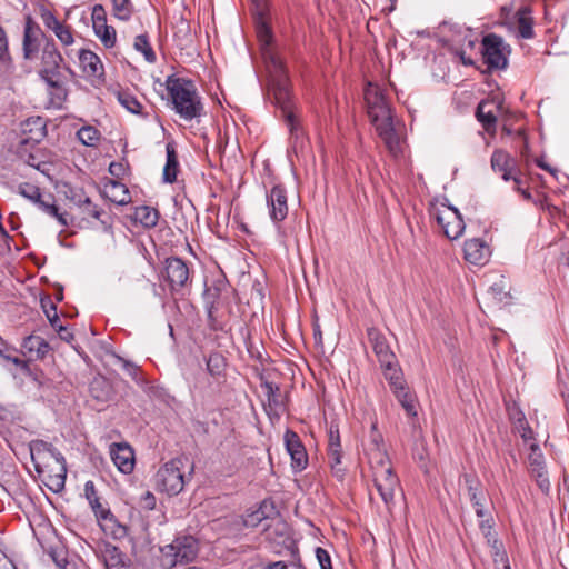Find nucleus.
<instances>
[{
    "label": "nucleus",
    "instance_id": "obj_8",
    "mask_svg": "<svg viewBox=\"0 0 569 569\" xmlns=\"http://www.w3.org/2000/svg\"><path fill=\"white\" fill-rule=\"evenodd\" d=\"M481 46L483 62L487 64L488 69L503 70L507 68V56L510 50L509 46L505 43L500 36L496 33L485 36Z\"/></svg>",
    "mask_w": 569,
    "mask_h": 569
},
{
    "label": "nucleus",
    "instance_id": "obj_46",
    "mask_svg": "<svg viewBox=\"0 0 569 569\" xmlns=\"http://www.w3.org/2000/svg\"><path fill=\"white\" fill-rule=\"evenodd\" d=\"M18 193L34 204L43 196L39 187L28 182H23L18 186Z\"/></svg>",
    "mask_w": 569,
    "mask_h": 569
},
{
    "label": "nucleus",
    "instance_id": "obj_61",
    "mask_svg": "<svg viewBox=\"0 0 569 569\" xmlns=\"http://www.w3.org/2000/svg\"><path fill=\"white\" fill-rule=\"evenodd\" d=\"M56 331L58 332L59 337L67 342H70L73 339V333L63 325H59Z\"/></svg>",
    "mask_w": 569,
    "mask_h": 569
},
{
    "label": "nucleus",
    "instance_id": "obj_11",
    "mask_svg": "<svg viewBox=\"0 0 569 569\" xmlns=\"http://www.w3.org/2000/svg\"><path fill=\"white\" fill-rule=\"evenodd\" d=\"M163 264L161 274L172 292H179L191 283L189 267L181 258L169 257Z\"/></svg>",
    "mask_w": 569,
    "mask_h": 569
},
{
    "label": "nucleus",
    "instance_id": "obj_4",
    "mask_svg": "<svg viewBox=\"0 0 569 569\" xmlns=\"http://www.w3.org/2000/svg\"><path fill=\"white\" fill-rule=\"evenodd\" d=\"M164 86L172 110L181 119L192 121L203 114V103L192 80L170 74L167 77Z\"/></svg>",
    "mask_w": 569,
    "mask_h": 569
},
{
    "label": "nucleus",
    "instance_id": "obj_27",
    "mask_svg": "<svg viewBox=\"0 0 569 569\" xmlns=\"http://www.w3.org/2000/svg\"><path fill=\"white\" fill-rule=\"evenodd\" d=\"M99 558L102 560L106 569L124 568V555L118 547L109 542H104L102 546H100Z\"/></svg>",
    "mask_w": 569,
    "mask_h": 569
},
{
    "label": "nucleus",
    "instance_id": "obj_16",
    "mask_svg": "<svg viewBox=\"0 0 569 569\" xmlns=\"http://www.w3.org/2000/svg\"><path fill=\"white\" fill-rule=\"evenodd\" d=\"M91 19L94 34L106 48H113L117 42L116 29L107 23V13L102 4L93 6Z\"/></svg>",
    "mask_w": 569,
    "mask_h": 569
},
{
    "label": "nucleus",
    "instance_id": "obj_62",
    "mask_svg": "<svg viewBox=\"0 0 569 569\" xmlns=\"http://www.w3.org/2000/svg\"><path fill=\"white\" fill-rule=\"evenodd\" d=\"M0 569H17L13 561L6 555H0Z\"/></svg>",
    "mask_w": 569,
    "mask_h": 569
},
{
    "label": "nucleus",
    "instance_id": "obj_50",
    "mask_svg": "<svg viewBox=\"0 0 569 569\" xmlns=\"http://www.w3.org/2000/svg\"><path fill=\"white\" fill-rule=\"evenodd\" d=\"M507 413L512 425L521 422L526 418L523 411L516 401L506 403Z\"/></svg>",
    "mask_w": 569,
    "mask_h": 569
},
{
    "label": "nucleus",
    "instance_id": "obj_44",
    "mask_svg": "<svg viewBox=\"0 0 569 569\" xmlns=\"http://www.w3.org/2000/svg\"><path fill=\"white\" fill-rule=\"evenodd\" d=\"M113 16L122 21H128L133 13L131 0H111Z\"/></svg>",
    "mask_w": 569,
    "mask_h": 569
},
{
    "label": "nucleus",
    "instance_id": "obj_23",
    "mask_svg": "<svg viewBox=\"0 0 569 569\" xmlns=\"http://www.w3.org/2000/svg\"><path fill=\"white\" fill-rule=\"evenodd\" d=\"M465 259L471 264L482 266L490 257V249L481 239H469L463 246Z\"/></svg>",
    "mask_w": 569,
    "mask_h": 569
},
{
    "label": "nucleus",
    "instance_id": "obj_37",
    "mask_svg": "<svg viewBox=\"0 0 569 569\" xmlns=\"http://www.w3.org/2000/svg\"><path fill=\"white\" fill-rule=\"evenodd\" d=\"M78 209L80 210V213L82 214V220H89L90 218L100 220L103 224L106 223L103 220H101V216L104 214V211L99 209L89 197L86 194H78Z\"/></svg>",
    "mask_w": 569,
    "mask_h": 569
},
{
    "label": "nucleus",
    "instance_id": "obj_7",
    "mask_svg": "<svg viewBox=\"0 0 569 569\" xmlns=\"http://www.w3.org/2000/svg\"><path fill=\"white\" fill-rule=\"evenodd\" d=\"M183 459L174 458L166 462L156 473L157 489L169 496H176L183 490L184 476L182 468Z\"/></svg>",
    "mask_w": 569,
    "mask_h": 569
},
{
    "label": "nucleus",
    "instance_id": "obj_20",
    "mask_svg": "<svg viewBox=\"0 0 569 569\" xmlns=\"http://www.w3.org/2000/svg\"><path fill=\"white\" fill-rule=\"evenodd\" d=\"M367 337L380 366L390 365L392 361L397 360V357L391 351L385 335L379 329L375 327L368 328Z\"/></svg>",
    "mask_w": 569,
    "mask_h": 569
},
{
    "label": "nucleus",
    "instance_id": "obj_55",
    "mask_svg": "<svg viewBox=\"0 0 569 569\" xmlns=\"http://www.w3.org/2000/svg\"><path fill=\"white\" fill-rule=\"evenodd\" d=\"M316 558L321 569H332L331 558L327 550L321 547L316 549Z\"/></svg>",
    "mask_w": 569,
    "mask_h": 569
},
{
    "label": "nucleus",
    "instance_id": "obj_35",
    "mask_svg": "<svg viewBox=\"0 0 569 569\" xmlns=\"http://www.w3.org/2000/svg\"><path fill=\"white\" fill-rule=\"evenodd\" d=\"M167 152V161L163 168L162 178L167 183H173L177 180V174L179 171V162L178 154L176 149L168 143L166 147Z\"/></svg>",
    "mask_w": 569,
    "mask_h": 569
},
{
    "label": "nucleus",
    "instance_id": "obj_38",
    "mask_svg": "<svg viewBox=\"0 0 569 569\" xmlns=\"http://www.w3.org/2000/svg\"><path fill=\"white\" fill-rule=\"evenodd\" d=\"M22 348L37 358H43L49 351V343L39 336H29L23 339Z\"/></svg>",
    "mask_w": 569,
    "mask_h": 569
},
{
    "label": "nucleus",
    "instance_id": "obj_1",
    "mask_svg": "<svg viewBox=\"0 0 569 569\" xmlns=\"http://www.w3.org/2000/svg\"><path fill=\"white\" fill-rule=\"evenodd\" d=\"M270 59L273 63V69H271L273 72V82H271V87H269V94L272 99V103L280 110L281 117L289 130L291 149L298 154L305 150L307 138L300 120L293 112L290 79L289 76L284 73L279 60L273 57Z\"/></svg>",
    "mask_w": 569,
    "mask_h": 569
},
{
    "label": "nucleus",
    "instance_id": "obj_18",
    "mask_svg": "<svg viewBox=\"0 0 569 569\" xmlns=\"http://www.w3.org/2000/svg\"><path fill=\"white\" fill-rule=\"evenodd\" d=\"M43 32L39 24L31 18L27 17L23 28L22 51L26 60L37 58L40 49V39Z\"/></svg>",
    "mask_w": 569,
    "mask_h": 569
},
{
    "label": "nucleus",
    "instance_id": "obj_32",
    "mask_svg": "<svg viewBox=\"0 0 569 569\" xmlns=\"http://www.w3.org/2000/svg\"><path fill=\"white\" fill-rule=\"evenodd\" d=\"M22 131L23 133L29 134L23 142H28L29 140L40 142L47 134L44 121L40 117L27 119L22 123Z\"/></svg>",
    "mask_w": 569,
    "mask_h": 569
},
{
    "label": "nucleus",
    "instance_id": "obj_53",
    "mask_svg": "<svg viewBox=\"0 0 569 569\" xmlns=\"http://www.w3.org/2000/svg\"><path fill=\"white\" fill-rule=\"evenodd\" d=\"M513 427L525 441L533 439V431L526 418L521 422H516Z\"/></svg>",
    "mask_w": 569,
    "mask_h": 569
},
{
    "label": "nucleus",
    "instance_id": "obj_5",
    "mask_svg": "<svg viewBox=\"0 0 569 569\" xmlns=\"http://www.w3.org/2000/svg\"><path fill=\"white\" fill-rule=\"evenodd\" d=\"M208 327L212 331H227L232 307L228 290L217 286L209 287L204 291Z\"/></svg>",
    "mask_w": 569,
    "mask_h": 569
},
{
    "label": "nucleus",
    "instance_id": "obj_39",
    "mask_svg": "<svg viewBox=\"0 0 569 569\" xmlns=\"http://www.w3.org/2000/svg\"><path fill=\"white\" fill-rule=\"evenodd\" d=\"M531 10L528 7H522L517 12L518 32L523 39H531L535 36L533 21L530 17Z\"/></svg>",
    "mask_w": 569,
    "mask_h": 569
},
{
    "label": "nucleus",
    "instance_id": "obj_9",
    "mask_svg": "<svg viewBox=\"0 0 569 569\" xmlns=\"http://www.w3.org/2000/svg\"><path fill=\"white\" fill-rule=\"evenodd\" d=\"M62 61L63 58L58 51L56 43L52 40L47 41L42 50L39 74L52 89L61 88L60 66Z\"/></svg>",
    "mask_w": 569,
    "mask_h": 569
},
{
    "label": "nucleus",
    "instance_id": "obj_22",
    "mask_svg": "<svg viewBox=\"0 0 569 569\" xmlns=\"http://www.w3.org/2000/svg\"><path fill=\"white\" fill-rule=\"evenodd\" d=\"M491 168L499 173L505 181H510L513 172L518 169L517 161L507 151L496 149L490 159Z\"/></svg>",
    "mask_w": 569,
    "mask_h": 569
},
{
    "label": "nucleus",
    "instance_id": "obj_17",
    "mask_svg": "<svg viewBox=\"0 0 569 569\" xmlns=\"http://www.w3.org/2000/svg\"><path fill=\"white\" fill-rule=\"evenodd\" d=\"M284 446L291 458V468L295 472L305 470L308 466L306 448L297 432L287 430L283 437Z\"/></svg>",
    "mask_w": 569,
    "mask_h": 569
},
{
    "label": "nucleus",
    "instance_id": "obj_54",
    "mask_svg": "<svg viewBox=\"0 0 569 569\" xmlns=\"http://www.w3.org/2000/svg\"><path fill=\"white\" fill-rule=\"evenodd\" d=\"M531 477L536 480L537 486L539 487V489L545 495H548L549 491H550V481H549V478L547 476V471L545 470V471H541V472L533 473V475H531Z\"/></svg>",
    "mask_w": 569,
    "mask_h": 569
},
{
    "label": "nucleus",
    "instance_id": "obj_33",
    "mask_svg": "<svg viewBox=\"0 0 569 569\" xmlns=\"http://www.w3.org/2000/svg\"><path fill=\"white\" fill-rule=\"evenodd\" d=\"M89 392L99 402H107L112 398V387L102 376L94 377L89 386Z\"/></svg>",
    "mask_w": 569,
    "mask_h": 569
},
{
    "label": "nucleus",
    "instance_id": "obj_24",
    "mask_svg": "<svg viewBox=\"0 0 569 569\" xmlns=\"http://www.w3.org/2000/svg\"><path fill=\"white\" fill-rule=\"evenodd\" d=\"M203 358L206 361V370L213 381L217 383L224 382L227 378L228 360L223 353L214 350Z\"/></svg>",
    "mask_w": 569,
    "mask_h": 569
},
{
    "label": "nucleus",
    "instance_id": "obj_41",
    "mask_svg": "<svg viewBox=\"0 0 569 569\" xmlns=\"http://www.w3.org/2000/svg\"><path fill=\"white\" fill-rule=\"evenodd\" d=\"M117 100L129 112L133 114H142V104L129 90H119L117 92Z\"/></svg>",
    "mask_w": 569,
    "mask_h": 569
},
{
    "label": "nucleus",
    "instance_id": "obj_26",
    "mask_svg": "<svg viewBox=\"0 0 569 569\" xmlns=\"http://www.w3.org/2000/svg\"><path fill=\"white\" fill-rule=\"evenodd\" d=\"M84 496H86V499L88 500L92 511L94 512V516L98 519L112 520L114 518V516L112 515L110 509L106 508L100 502V498L98 496V491L96 489L93 481L88 480L84 483Z\"/></svg>",
    "mask_w": 569,
    "mask_h": 569
},
{
    "label": "nucleus",
    "instance_id": "obj_10",
    "mask_svg": "<svg viewBox=\"0 0 569 569\" xmlns=\"http://www.w3.org/2000/svg\"><path fill=\"white\" fill-rule=\"evenodd\" d=\"M373 482L385 505L390 508L393 503L395 492L399 488V479L393 473L390 461L373 463Z\"/></svg>",
    "mask_w": 569,
    "mask_h": 569
},
{
    "label": "nucleus",
    "instance_id": "obj_51",
    "mask_svg": "<svg viewBox=\"0 0 569 569\" xmlns=\"http://www.w3.org/2000/svg\"><path fill=\"white\" fill-rule=\"evenodd\" d=\"M47 302L49 303L50 308L47 309V303L43 300H42V308L47 315V318H48L51 327L56 330L59 327V325H62V323H61L59 316L57 315L56 306L52 303V301L50 299H48Z\"/></svg>",
    "mask_w": 569,
    "mask_h": 569
},
{
    "label": "nucleus",
    "instance_id": "obj_14",
    "mask_svg": "<svg viewBox=\"0 0 569 569\" xmlns=\"http://www.w3.org/2000/svg\"><path fill=\"white\" fill-rule=\"evenodd\" d=\"M269 217L273 223L282 222L288 216V196L282 184L273 186L266 194Z\"/></svg>",
    "mask_w": 569,
    "mask_h": 569
},
{
    "label": "nucleus",
    "instance_id": "obj_15",
    "mask_svg": "<svg viewBox=\"0 0 569 569\" xmlns=\"http://www.w3.org/2000/svg\"><path fill=\"white\" fill-rule=\"evenodd\" d=\"M328 463L331 468L332 475L342 480L346 473V468L342 466V449L340 442V435L338 426L330 425L328 431Z\"/></svg>",
    "mask_w": 569,
    "mask_h": 569
},
{
    "label": "nucleus",
    "instance_id": "obj_40",
    "mask_svg": "<svg viewBox=\"0 0 569 569\" xmlns=\"http://www.w3.org/2000/svg\"><path fill=\"white\" fill-rule=\"evenodd\" d=\"M393 395L401 405V407L403 408V410L406 411V415L408 417H417L418 400L415 392L410 389V387L407 390Z\"/></svg>",
    "mask_w": 569,
    "mask_h": 569
},
{
    "label": "nucleus",
    "instance_id": "obj_3",
    "mask_svg": "<svg viewBox=\"0 0 569 569\" xmlns=\"http://www.w3.org/2000/svg\"><path fill=\"white\" fill-rule=\"evenodd\" d=\"M365 100L368 117L378 136L390 153L398 154L400 152V139L393 128L391 108L386 97L377 87L369 84L365 90Z\"/></svg>",
    "mask_w": 569,
    "mask_h": 569
},
{
    "label": "nucleus",
    "instance_id": "obj_19",
    "mask_svg": "<svg viewBox=\"0 0 569 569\" xmlns=\"http://www.w3.org/2000/svg\"><path fill=\"white\" fill-rule=\"evenodd\" d=\"M40 17L44 27L54 33L62 46L67 47L74 42L72 28L60 21L51 10L42 9Z\"/></svg>",
    "mask_w": 569,
    "mask_h": 569
},
{
    "label": "nucleus",
    "instance_id": "obj_25",
    "mask_svg": "<svg viewBox=\"0 0 569 569\" xmlns=\"http://www.w3.org/2000/svg\"><path fill=\"white\" fill-rule=\"evenodd\" d=\"M79 63L87 78L101 79L104 74L100 58L91 50L81 49L78 53Z\"/></svg>",
    "mask_w": 569,
    "mask_h": 569
},
{
    "label": "nucleus",
    "instance_id": "obj_60",
    "mask_svg": "<svg viewBox=\"0 0 569 569\" xmlns=\"http://www.w3.org/2000/svg\"><path fill=\"white\" fill-rule=\"evenodd\" d=\"M119 359H120V361L122 362L123 369H124V370H126V371H127V372H128V373H129L133 379H136V378H137V373H138V371H139V368H138L134 363H132V362H130V361H128V360H124V359H122V358H119Z\"/></svg>",
    "mask_w": 569,
    "mask_h": 569
},
{
    "label": "nucleus",
    "instance_id": "obj_30",
    "mask_svg": "<svg viewBox=\"0 0 569 569\" xmlns=\"http://www.w3.org/2000/svg\"><path fill=\"white\" fill-rule=\"evenodd\" d=\"M262 389L266 391L267 401H268V413L274 412L279 415L286 410L284 399L281 395L279 386L273 382L266 381L261 385Z\"/></svg>",
    "mask_w": 569,
    "mask_h": 569
},
{
    "label": "nucleus",
    "instance_id": "obj_31",
    "mask_svg": "<svg viewBox=\"0 0 569 569\" xmlns=\"http://www.w3.org/2000/svg\"><path fill=\"white\" fill-rule=\"evenodd\" d=\"M491 104L486 100L480 101L476 109V118L488 133L493 134L497 128V116L491 109H487Z\"/></svg>",
    "mask_w": 569,
    "mask_h": 569
},
{
    "label": "nucleus",
    "instance_id": "obj_28",
    "mask_svg": "<svg viewBox=\"0 0 569 569\" xmlns=\"http://www.w3.org/2000/svg\"><path fill=\"white\" fill-rule=\"evenodd\" d=\"M370 443L371 448L368 452L370 465L373 466V463L388 462L389 458L383 448V438L378 431L376 422L371 426Z\"/></svg>",
    "mask_w": 569,
    "mask_h": 569
},
{
    "label": "nucleus",
    "instance_id": "obj_2",
    "mask_svg": "<svg viewBox=\"0 0 569 569\" xmlns=\"http://www.w3.org/2000/svg\"><path fill=\"white\" fill-rule=\"evenodd\" d=\"M31 460L36 471L43 475V483L54 493L64 489L67 477V465L62 453L43 440L30 442Z\"/></svg>",
    "mask_w": 569,
    "mask_h": 569
},
{
    "label": "nucleus",
    "instance_id": "obj_57",
    "mask_svg": "<svg viewBox=\"0 0 569 569\" xmlns=\"http://www.w3.org/2000/svg\"><path fill=\"white\" fill-rule=\"evenodd\" d=\"M140 505L146 510H153L156 508V497L152 492L147 491L140 498Z\"/></svg>",
    "mask_w": 569,
    "mask_h": 569
},
{
    "label": "nucleus",
    "instance_id": "obj_13",
    "mask_svg": "<svg viewBox=\"0 0 569 569\" xmlns=\"http://www.w3.org/2000/svg\"><path fill=\"white\" fill-rule=\"evenodd\" d=\"M435 218L448 239L456 240L463 233L466 226L457 208L447 206L443 209H438Z\"/></svg>",
    "mask_w": 569,
    "mask_h": 569
},
{
    "label": "nucleus",
    "instance_id": "obj_29",
    "mask_svg": "<svg viewBox=\"0 0 569 569\" xmlns=\"http://www.w3.org/2000/svg\"><path fill=\"white\" fill-rule=\"evenodd\" d=\"M462 478L472 507H481V503L486 502V495L478 476L476 473H465Z\"/></svg>",
    "mask_w": 569,
    "mask_h": 569
},
{
    "label": "nucleus",
    "instance_id": "obj_58",
    "mask_svg": "<svg viewBox=\"0 0 569 569\" xmlns=\"http://www.w3.org/2000/svg\"><path fill=\"white\" fill-rule=\"evenodd\" d=\"M126 166L122 162H111L109 166V172L111 176L121 178L126 173Z\"/></svg>",
    "mask_w": 569,
    "mask_h": 569
},
{
    "label": "nucleus",
    "instance_id": "obj_48",
    "mask_svg": "<svg viewBox=\"0 0 569 569\" xmlns=\"http://www.w3.org/2000/svg\"><path fill=\"white\" fill-rule=\"evenodd\" d=\"M388 385L390 386L393 381L399 380L403 372L399 367L398 360L392 361L390 365L380 366Z\"/></svg>",
    "mask_w": 569,
    "mask_h": 569
},
{
    "label": "nucleus",
    "instance_id": "obj_64",
    "mask_svg": "<svg viewBox=\"0 0 569 569\" xmlns=\"http://www.w3.org/2000/svg\"><path fill=\"white\" fill-rule=\"evenodd\" d=\"M496 566L498 568H499V566H501L500 569H511L507 552H500L498 555V565H496Z\"/></svg>",
    "mask_w": 569,
    "mask_h": 569
},
{
    "label": "nucleus",
    "instance_id": "obj_36",
    "mask_svg": "<svg viewBox=\"0 0 569 569\" xmlns=\"http://www.w3.org/2000/svg\"><path fill=\"white\" fill-rule=\"evenodd\" d=\"M159 211L149 206H140L134 209L133 220L144 228H153L159 221Z\"/></svg>",
    "mask_w": 569,
    "mask_h": 569
},
{
    "label": "nucleus",
    "instance_id": "obj_6",
    "mask_svg": "<svg viewBox=\"0 0 569 569\" xmlns=\"http://www.w3.org/2000/svg\"><path fill=\"white\" fill-rule=\"evenodd\" d=\"M199 553V541L191 535L177 536L173 541L161 548V565L173 568L193 561Z\"/></svg>",
    "mask_w": 569,
    "mask_h": 569
},
{
    "label": "nucleus",
    "instance_id": "obj_34",
    "mask_svg": "<svg viewBox=\"0 0 569 569\" xmlns=\"http://www.w3.org/2000/svg\"><path fill=\"white\" fill-rule=\"evenodd\" d=\"M36 204L41 211L50 217L56 218L61 227L69 226V221L67 219L68 214L66 212H59V208L54 204V197L51 193L42 196Z\"/></svg>",
    "mask_w": 569,
    "mask_h": 569
},
{
    "label": "nucleus",
    "instance_id": "obj_21",
    "mask_svg": "<svg viewBox=\"0 0 569 569\" xmlns=\"http://www.w3.org/2000/svg\"><path fill=\"white\" fill-rule=\"evenodd\" d=\"M110 456L120 472L128 475L133 471L134 452L128 443H111Z\"/></svg>",
    "mask_w": 569,
    "mask_h": 569
},
{
    "label": "nucleus",
    "instance_id": "obj_56",
    "mask_svg": "<svg viewBox=\"0 0 569 569\" xmlns=\"http://www.w3.org/2000/svg\"><path fill=\"white\" fill-rule=\"evenodd\" d=\"M487 543L491 548V556H492L495 565H498V555L500 552H506L505 549H503L502 543L499 541V539L497 537L492 538L489 541H487Z\"/></svg>",
    "mask_w": 569,
    "mask_h": 569
},
{
    "label": "nucleus",
    "instance_id": "obj_45",
    "mask_svg": "<svg viewBox=\"0 0 569 569\" xmlns=\"http://www.w3.org/2000/svg\"><path fill=\"white\" fill-rule=\"evenodd\" d=\"M532 452L529 455V471L530 475L546 470L543 456L537 445H531Z\"/></svg>",
    "mask_w": 569,
    "mask_h": 569
},
{
    "label": "nucleus",
    "instance_id": "obj_43",
    "mask_svg": "<svg viewBox=\"0 0 569 569\" xmlns=\"http://www.w3.org/2000/svg\"><path fill=\"white\" fill-rule=\"evenodd\" d=\"M133 48L136 51L141 52L149 63H154L157 60L156 52L150 44L149 36L147 33L139 34L134 38Z\"/></svg>",
    "mask_w": 569,
    "mask_h": 569
},
{
    "label": "nucleus",
    "instance_id": "obj_12",
    "mask_svg": "<svg viewBox=\"0 0 569 569\" xmlns=\"http://www.w3.org/2000/svg\"><path fill=\"white\" fill-rule=\"evenodd\" d=\"M256 31H257V37L261 44L262 56H263V59H264V62H266V66H267L268 72H269V78H270L269 87H271V82H273V74H272L273 72L271 70V69H273V63L270 58L273 57L277 60H279L284 73L287 76H288V70L286 68L283 59L270 46L271 39H272V32L261 12L259 13L258 18L256 19Z\"/></svg>",
    "mask_w": 569,
    "mask_h": 569
},
{
    "label": "nucleus",
    "instance_id": "obj_49",
    "mask_svg": "<svg viewBox=\"0 0 569 569\" xmlns=\"http://www.w3.org/2000/svg\"><path fill=\"white\" fill-rule=\"evenodd\" d=\"M110 188H111V190L117 191V194H114L110 198L111 201H113L118 204H126L130 201L129 191L124 184H122L118 181H111Z\"/></svg>",
    "mask_w": 569,
    "mask_h": 569
},
{
    "label": "nucleus",
    "instance_id": "obj_52",
    "mask_svg": "<svg viewBox=\"0 0 569 569\" xmlns=\"http://www.w3.org/2000/svg\"><path fill=\"white\" fill-rule=\"evenodd\" d=\"M493 518L491 516H488L486 519H482L479 522V529L482 532L483 537L487 541L491 540L492 538H496V533L492 532L493 529Z\"/></svg>",
    "mask_w": 569,
    "mask_h": 569
},
{
    "label": "nucleus",
    "instance_id": "obj_63",
    "mask_svg": "<svg viewBox=\"0 0 569 569\" xmlns=\"http://www.w3.org/2000/svg\"><path fill=\"white\" fill-rule=\"evenodd\" d=\"M266 569H297L295 563H287L284 561H277L268 565Z\"/></svg>",
    "mask_w": 569,
    "mask_h": 569
},
{
    "label": "nucleus",
    "instance_id": "obj_42",
    "mask_svg": "<svg viewBox=\"0 0 569 569\" xmlns=\"http://www.w3.org/2000/svg\"><path fill=\"white\" fill-rule=\"evenodd\" d=\"M77 138L83 146L98 147L101 140V133L93 126H83L77 131Z\"/></svg>",
    "mask_w": 569,
    "mask_h": 569
},
{
    "label": "nucleus",
    "instance_id": "obj_59",
    "mask_svg": "<svg viewBox=\"0 0 569 569\" xmlns=\"http://www.w3.org/2000/svg\"><path fill=\"white\" fill-rule=\"evenodd\" d=\"M389 387H390L392 393H399L409 388L403 376L399 380L393 381Z\"/></svg>",
    "mask_w": 569,
    "mask_h": 569
},
{
    "label": "nucleus",
    "instance_id": "obj_47",
    "mask_svg": "<svg viewBox=\"0 0 569 569\" xmlns=\"http://www.w3.org/2000/svg\"><path fill=\"white\" fill-rule=\"evenodd\" d=\"M489 293L492 296V298L501 303H508L510 300V293L506 290L505 281L500 280L498 282H495L489 288Z\"/></svg>",
    "mask_w": 569,
    "mask_h": 569
}]
</instances>
